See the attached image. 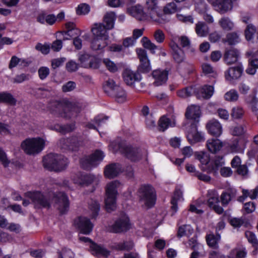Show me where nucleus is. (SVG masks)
<instances>
[{
    "mask_svg": "<svg viewBox=\"0 0 258 258\" xmlns=\"http://www.w3.org/2000/svg\"><path fill=\"white\" fill-rule=\"evenodd\" d=\"M227 42L229 45H234L239 41V37L236 33H228L226 36Z\"/></svg>",
    "mask_w": 258,
    "mask_h": 258,
    "instance_id": "680f3d73",
    "label": "nucleus"
},
{
    "mask_svg": "<svg viewBox=\"0 0 258 258\" xmlns=\"http://www.w3.org/2000/svg\"><path fill=\"white\" fill-rule=\"evenodd\" d=\"M121 153L126 158L133 161H137L141 159V150L137 147L125 145L121 147Z\"/></svg>",
    "mask_w": 258,
    "mask_h": 258,
    "instance_id": "f8f14e48",
    "label": "nucleus"
},
{
    "mask_svg": "<svg viewBox=\"0 0 258 258\" xmlns=\"http://www.w3.org/2000/svg\"><path fill=\"white\" fill-rule=\"evenodd\" d=\"M140 201L148 208L152 207L155 203L156 195L154 188L149 184L142 185L139 189Z\"/></svg>",
    "mask_w": 258,
    "mask_h": 258,
    "instance_id": "39448f33",
    "label": "nucleus"
},
{
    "mask_svg": "<svg viewBox=\"0 0 258 258\" xmlns=\"http://www.w3.org/2000/svg\"><path fill=\"white\" fill-rule=\"evenodd\" d=\"M94 175L92 174H85L82 176L81 184L88 185L91 184L95 179Z\"/></svg>",
    "mask_w": 258,
    "mask_h": 258,
    "instance_id": "bf43d9fd",
    "label": "nucleus"
},
{
    "mask_svg": "<svg viewBox=\"0 0 258 258\" xmlns=\"http://www.w3.org/2000/svg\"><path fill=\"white\" fill-rule=\"evenodd\" d=\"M52 200L54 199L56 208L61 214H66L69 209V201L67 195L62 192L51 193Z\"/></svg>",
    "mask_w": 258,
    "mask_h": 258,
    "instance_id": "6e6552de",
    "label": "nucleus"
},
{
    "mask_svg": "<svg viewBox=\"0 0 258 258\" xmlns=\"http://www.w3.org/2000/svg\"><path fill=\"white\" fill-rule=\"evenodd\" d=\"M104 153L99 150H96L94 153L86 156L80 160L81 167L85 170H89L97 166L103 159Z\"/></svg>",
    "mask_w": 258,
    "mask_h": 258,
    "instance_id": "423d86ee",
    "label": "nucleus"
},
{
    "mask_svg": "<svg viewBox=\"0 0 258 258\" xmlns=\"http://www.w3.org/2000/svg\"><path fill=\"white\" fill-rule=\"evenodd\" d=\"M127 11L133 17L140 21L146 19L148 16L147 11L144 12L142 7L139 5L128 8Z\"/></svg>",
    "mask_w": 258,
    "mask_h": 258,
    "instance_id": "4be33fe9",
    "label": "nucleus"
},
{
    "mask_svg": "<svg viewBox=\"0 0 258 258\" xmlns=\"http://www.w3.org/2000/svg\"><path fill=\"white\" fill-rule=\"evenodd\" d=\"M57 154L50 153L44 157L43 164L44 168L49 170L54 171L55 162L57 160Z\"/></svg>",
    "mask_w": 258,
    "mask_h": 258,
    "instance_id": "bb28decb",
    "label": "nucleus"
},
{
    "mask_svg": "<svg viewBox=\"0 0 258 258\" xmlns=\"http://www.w3.org/2000/svg\"><path fill=\"white\" fill-rule=\"evenodd\" d=\"M195 31L199 36L204 37L209 33V27L204 22H198L196 24Z\"/></svg>",
    "mask_w": 258,
    "mask_h": 258,
    "instance_id": "473e14b6",
    "label": "nucleus"
},
{
    "mask_svg": "<svg viewBox=\"0 0 258 258\" xmlns=\"http://www.w3.org/2000/svg\"><path fill=\"white\" fill-rule=\"evenodd\" d=\"M131 227L128 216L121 213L112 226L111 230L114 233H121L128 230Z\"/></svg>",
    "mask_w": 258,
    "mask_h": 258,
    "instance_id": "1a4fd4ad",
    "label": "nucleus"
},
{
    "mask_svg": "<svg viewBox=\"0 0 258 258\" xmlns=\"http://www.w3.org/2000/svg\"><path fill=\"white\" fill-rule=\"evenodd\" d=\"M123 171L122 166L118 163H113L107 165L104 169L105 176L110 179L116 177Z\"/></svg>",
    "mask_w": 258,
    "mask_h": 258,
    "instance_id": "dca6fc26",
    "label": "nucleus"
},
{
    "mask_svg": "<svg viewBox=\"0 0 258 258\" xmlns=\"http://www.w3.org/2000/svg\"><path fill=\"white\" fill-rule=\"evenodd\" d=\"M119 185V182L115 180L110 182L106 186V198L105 200V203L108 212H111L116 208V198L117 195V187Z\"/></svg>",
    "mask_w": 258,
    "mask_h": 258,
    "instance_id": "f03ea898",
    "label": "nucleus"
},
{
    "mask_svg": "<svg viewBox=\"0 0 258 258\" xmlns=\"http://www.w3.org/2000/svg\"><path fill=\"white\" fill-rule=\"evenodd\" d=\"M115 248L120 250H130L134 247V243L132 241H123L115 244Z\"/></svg>",
    "mask_w": 258,
    "mask_h": 258,
    "instance_id": "09e8293b",
    "label": "nucleus"
},
{
    "mask_svg": "<svg viewBox=\"0 0 258 258\" xmlns=\"http://www.w3.org/2000/svg\"><path fill=\"white\" fill-rule=\"evenodd\" d=\"M196 92H197V88L190 86L179 90L177 94L179 97L186 98L194 94L196 96Z\"/></svg>",
    "mask_w": 258,
    "mask_h": 258,
    "instance_id": "f704fd0d",
    "label": "nucleus"
},
{
    "mask_svg": "<svg viewBox=\"0 0 258 258\" xmlns=\"http://www.w3.org/2000/svg\"><path fill=\"white\" fill-rule=\"evenodd\" d=\"M242 72V68L240 66L230 68L225 72V79L229 82L237 80L241 77Z\"/></svg>",
    "mask_w": 258,
    "mask_h": 258,
    "instance_id": "5701e85b",
    "label": "nucleus"
},
{
    "mask_svg": "<svg viewBox=\"0 0 258 258\" xmlns=\"http://www.w3.org/2000/svg\"><path fill=\"white\" fill-rule=\"evenodd\" d=\"M185 115L187 118L193 120V122L198 124L201 115L200 107L195 105L188 107Z\"/></svg>",
    "mask_w": 258,
    "mask_h": 258,
    "instance_id": "412c9836",
    "label": "nucleus"
},
{
    "mask_svg": "<svg viewBox=\"0 0 258 258\" xmlns=\"http://www.w3.org/2000/svg\"><path fill=\"white\" fill-rule=\"evenodd\" d=\"M206 145L207 149L210 152L215 153L221 149L223 144L219 139H211L207 141Z\"/></svg>",
    "mask_w": 258,
    "mask_h": 258,
    "instance_id": "c85d7f7f",
    "label": "nucleus"
},
{
    "mask_svg": "<svg viewBox=\"0 0 258 258\" xmlns=\"http://www.w3.org/2000/svg\"><path fill=\"white\" fill-rule=\"evenodd\" d=\"M172 49V55L174 60L177 63L184 61L185 55L183 50L175 43L170 44Z\"/></svg>",
    "mask_w": 258,
    "mask_h": 258,
    "instance_id": "a211bd4d",
    "label": "nucleus"
},
{
    "mask_svg": "<svg viewBox=\"0 0 258 258\" xmlns=\"http://www.w3.org/2000/svg\"><path fill=\"white\" fill-rule=\"evenodd\" d=\"M58 258H74V254L70 249L64 248L58 252Z\"/></svg>",
    "mask_w": 258,
    "mask_h": 258,
    "instance_id": "69168bd1",
    "label": "nucleus"
},
{
    "mask_svg": "<svg viewBox=\"0 0 258 258\" xmlns=\"http://www.w3.org/2000/svg\"><path fill=\"white\" fill-rule=\"evenodd\" d=\"M68 159L61 155H57V160L55 162L54 171H61L68 166Z\"/></svg>",
    "mask_w": 258,
    "mask_h": 258,
    "instance_id": "72a5a7b5",
    "label": "nucleus"
},
{
    "mask_svg": "<svg viewBox=\"0 0 258 258\" xmlns=\"http://www.w3.org/2000/svg\"><path fill=\"white\" fill-rule=\"evenodd\" d=\"M224 164L223 158L222 157L217 156L216 157L214 163L210 165L209 169V172L216 173L219 168L221 167Z\"/></svg>",
    "mask_w": 258,
    "mask_h": 258,
    "instance_id": "ea45409f",
    "label": "nucleus"
},
{
    "mask_svg": "<svg viewBox=\"0 0 258 258\" xmlns=\"http://www.w3.org/2000/svg\"><path fill=\"white\" fill-rule=\"evenodd\" d=\"M116 16L114 12L107 13L104 17L103 23L104 27L108 30H111L114 27Z\"/></svg>",
    "mask_w": 258,
    "mask_h": 258,
    "instance_id": "2f4dec72",
    "label": "nucleus"
},
{
    "mask_svg": "<svg viewBox=\"0 0 258 258\" xmlns=\"http://www.w3.org/2000/svg\"><path fill=\"white\" fill-rule=\"evenodd\" d=\"M177 18L178 20L182 22L185 23H194V19L190 15L185 16L182 14H177L176 15Z\"/></svg>",
    "mask_w": 258,
    "mask_h": 258,
    "instance_id": "338daca9",
    "label": "nucleus"
},
{
    "mask_svg": "<svg viewBox=\"0 0 258 258\" xmlns=\"http://www.w3.org/2000/svg\"><path fill=\"white\" fill-rule=\"evenodd\" d=\"M243 108L239 106H236L232 108L231 116L235 119L241 118L244 114Z\"/></svg>",
    "mask_w": 258,
    "mask_h": 258,
    "instance_id": "13d9d810",
    "label": "nucleus"
},
{
    "mask_svg": "<svg viewBox=\"0 0 258 258\" xmlns=\"http://www.w3.org/2000/svg\"><path fill=\"white\" fill-rule=\"evenodd\" d=\"M256 32L255 27L252 24H248L245 30V38L247 40L252 39L254 34Z\"/></svg>",
    "mask_w": 258,
    "mask_h": 258,
    "instance_id": "4d7b16f0",
    "label": "nucleus"
},
{
    "mask_svg": "<svg viewBox=\"0 0 258 258\" xmlns=\"http://www.w3.org/2000/svg\"><path fill=\"white\" fill-rule=\"evenodd\" d=\"M208 195L211 197H209L208 200V204L210 208H212L219 203V198L215 190L209 191Z\"/></svg>",
    "mask_w": 258,
    "mask_h": 258,
    "instance_id": "de8ad7c7",
    "label": "nucleus"
},
{
    "mask_svg": "<svg viewBox=\"0 0 258 258\" xmlns=\"http://www.w3.org/2000/svg\"><path fill=\"white\" fill-rule=\"evenodd\" d=\"M195 156L203 165H207L210 160L209 154L204 152H196Z\"/></svg>",
    "mask_w": 258,
    "mask_h": 258,
    "instance_id": "c03bdc74",
    "label": "nucleus"
},
{
    "mask_svg": "<svg viewBox=\"0 0 258 258\" xmlns=\"http://www.w3.org/2000/svg\"><path fill=\"white\" fill-rule=\"evenodd\" d=\"M103 62L110 72L114 73L118 70L117 66L110 59L105 58L103 59Z\"/></svg>",
    "mask_w": 258,
    "mask_h": 258,
    "instance_id": "052dcab7",
    "label": "nucleus"
},
{
    "mask_svg": "<svg viewBox=\"0 0 258 258\" xmlns=\"http://www.w3.org/2000/svg\"><path fill=\"white\" fill-rule=\"evenodd\" d=\"M108 39L103 38L93 37L91 43V47L93 50H101L108 44Z\"/></svg>",
    "mask_w": 258,
    "mask_h": 258,
    "instance_id": "cd10ccee",
    "label": "nucleus"
},
{
    "mask_svg": "<svg viewBox=\"0 0 258 258\" xmlns=\"http://www.w3.org/2000/svg\"><path fill=\"white\" fill-rule=\"evenodd\" d=\"M214 87L211 85H205L197 88L196 96L198 98L209 99L213 94Z\"/></svg>",
    "mask_w": 258,
    "mask_h": 258,
    "instance_id": "393cba45",
    "label": "nucleus"
},
{
    "mask_svg": "<svg viewBox=\"0 0 258 258\" xmlns=\"http://www.w3.org/2000/svg\"><path fill=\"white\" fill-rule=\"evenodd\" d=\"M90 11V7L86 4H82L78 7L77 13L79 15H85Z\"/></svg>",
    "mask_w": 258,
    "mask_h": 258,
    "instance_id": "774afa93",
    "label": "nucleus"
},
{
    "mask_svg": "<svg viewBox=\"0 0 258 258\" xmlns=\"http://www.w3.org/2000/svg\"><path fill=\"white\" fill-rule=\"evenodd\" d=\"M238 56V51L235 48H231L225 51L224 58L227 64H231L237 61Z\"/></svg>",
    "mask_w": 258,
    "mask_h": 258,
    "instance_id": "a878e982",
    "label": "nucleus"
},
{
    "mask_svg": "<svg viewBox=\"0 0 258 258\" xmlns=\"http://www.w3.org/2000/svg\"><path fill=\"white\" fill-rule=\"evenodd\" d=\"M237 191L235 189H228L223 192L220 197L221 202L223 206L228 205L232 199L236 195Z\"/></svg>",
    "mask_w": 258,
    "mask_h": 258,
    "instance_id": "c756f323",
    "label": "nucleus"
},
{
    "mask_svg": "<svg viewBox=\"0 0 258 258\" xmlns=\"http://www.w3.org/2000/svg\"><path fill=\"white\" fill-rule=\"evenodd\" d=\"M54 127L55 130L57 131L62 133H66L74 131L75 128V124L73 123L64 125L57 124L55 125Z\"/></svg>",
    "mask_w": 258,
    "mask_h": 258,
    "instance_id": "8fccbe9b",
    "label": "nucleus"
},
{
    "mask_svg": "<svg viewBox=\"0 0 258 258\" xmlns=\"http://www.w3.org/2000/svg\"><path fill=\"white\" fill-rule=\"evenodd\" d=\"M177 7L175 4L173 2L169 3L167 4L165 6H164L163 8V12H162L163 14L165 16L164 18L166 19L165 22L167 21L168 20L166 18V15L167 14H171L175 13L176 11Z\"/></svg>",
    "mask_w": 258,
    "mask_h": 258,
    "instance_id": "a18cd8bd",
    "label": "nucleus"
},
{
    "mask_svg": "<svg viewBox=\"0 0 258 258\" xmlns=\"http://www.w3.org/2000/svg\"><path fill=\"white\" fill-rule=\"evenodd\" d=\"M44 146V141L41 138L27 139L21 143V148L28 155H35L40 153Z\"/></svg>",
    "mask_w": 258,
    "mask_h": 258,
    "instance_id": "7ed1b4c3",
    "label": "nucleus"
},
{
    "mask_svg": "<svg viewBox=\"0 0 258 258\" xmlns=\"http://www.w3.org/2000/svg\"><path fill=\"white\" fill-rule=\"evenodd\" d=\"M232 3L231 0H215L212 5L216 11L223 14L232 9Z\"/></svg>",
    "mask_w": 258,
    "mask_h": 258,
    "instance_id": "2eb2a0df",
    "label": "nucleus"
},
{
    "mask_svg": "<svg viewBox=\"0 0 258 258\" xmlns=\"http://www.w3.org/2000/svg\"><path fill=\"white\" fill-rule=\"evenodd\" d=\"M209 133L216 137L220 136L222 132V126L220 123L216 120H211L207 124Z\"/></svg>",
    "mask_w": 258,
    "mask_h": 258,
    "instance_id": "b1692460",
    "label": "nucleus"
},
{
    "mask_svg": "<svg viewBox=\"0 0 258 258\" xmlns=\"http://www.w3.org/2000/svg\"><path fill=\"white\" fill-rule=\"evenodd\" d=\"M168 72L167 70H156L152 72V76L155 79L154 84L158 86L164 84L168 79Z\"/></svg>",
    "mask_w": 258,
    "mask_h": 258,
    "instance_id": "f3484780",
    "label": "nucleus"
},
{
    "mask_svg": "<svg viewBox=\"0 0 258 258\" xmlns=\"http://www.w3.org/2000/svg\"><path fill=\"white\" fill-rule=\"evenodd\" d=\"M219 24L225 31H230L234 27L233 22L228 17H226L221 18L219 21Z\"/></svg>",
    "mask_w": 258,
    "mask_h": 258,
    "instance_id": "58836bf2",
    "label": "nucleus"
},
{
    "mask_svg": "<svg viewBox=\"0 0 258 258\" xmlns=\"http://www.w3.org/2000/svg\"><path fill=\"white\" fill-rule=\"evenodd\" d=\"M120 86L115 84V82L112 79H108L105 82L103 86L104 91L111 95L113 92L116 90Z\"/></svg>",
    "mask_w": 258,
    "mask_h": 258,
    "instance_id": "4c0bfd02",
    "label": "nucleus"
},
{
    "mask_svg": "<svg viewBox=\"0 0 258 258\" xmlns=\"http://www.w3.org/2000/svg\"><path fill=\"white\" fill-rule=\"evenodd\" d=\"M143 46L148 49H149L152 53H155V50L157 48V46L152 43L147 37H143L141 40Z\"/></svg>",
    "mask_w": 258,
    "mask_h": 258,
    "instance_id": "5fc2aeb1",
    "label": "nucleus"
},
{
    "mask_svg": "<svg viewBox=\"0 0 258 258\" xmlns=\"http://www.w3.org/2000/svg\"><path fill=\"white\" fill-rule=\"evenodd\" d=\"M171 125V121L165 116H162L158 121V127L160 131H165Z\"/></svg>",
    "mask_w": 258,
    "mask_h": 258,
    "instance_id": "49530a36",
    "label": "nucleus"
},
{
    "mask_svg": "<svg viewBox=\"0 0 258 258\" xmlns=\"http://www.w3.org/2000/svg\"><path fill=\"white\" fill-rule=\"evenodd\" d=\"M64 116L66 117L71 118L77 116V114L80 112L81 109L79 106L75 104H67L63 108Z\"/></svg>",
    "mask_w": 258,
    "mask_h": 258,
    "instance_id": "7c9ffc66",
    "label": "nucleus"
},
{
    "mask_svg": "<svg viewBox=\"0 0 258 258\" xmlns=\"http://www.w3.org/2000/svg\"><path fill=\"white\" fill-rule=\"evenodd\" d=\"M107 30L103 23L95 24L91 29L93 37L103 38L104 39H109Z\"/></svg>",
    "mask_w": 258,
    "mask_h": 258,
    "instance_id": "6ab92c4d",
    "label": "nucleus"
},
{
    "mask_svg": "<svg viewBox=\"0 0 258 258\" xmlns=\"http://www.w3.org/2000/svg\"><path fill=\"white\" fill-rule=\"evenodd\" d=\"M187 231L189 234H191L193 231V229L189 225H183L180 226L178 228L177 236L179 237H181L183 236L187 235L188 234Z\"/></svg>",
    "mask_w": 258,
    "mask_h": 258,
    "instance_id": "6e6d98bb",
    "label": "nucleus"
},
{
    "mask_svg": "<svg viewBox=\"0 0 258 258\" xmlns=\"http://www.w3.org/2000/svg\"><path fill=\"white\" fill-rule=\"evenodd\" d=\"M239 97L237 91L234 89H231L225 94L224 98L226 101L230 102L236 101Z\"/></svg>",
    "mask_w": 258,
    "mask_h": 258,
    "instance_id": "864d4df0",
    "label": "nucleus"
},
{
    "mask_svg": "<svg viewBox=\"0 0 258 258\" xmlns=\"http://www.w3.org/2000/svg\"><path fill=\"white\" fill-rule=\"evenodd\" d=\"M145 9L148 16L154 21L160 24L164 23L165 16L158 6V0H146Z\"/></svg>",
    "mask_w": 258,
    "mask_h": 258,
    "instance_id": "20e7f679",
    "label": "nucleus"
},
{
    "mask_svg": "<svg viewBox=\"0 0 258 258\" xmlns=\"http://www.w3.org/2000/svg\"><path fill=\"white\" fill-rule=\"evenodd\" d=\"M221 236L219 233H216L215 235L213 234H210L206 236V241L208 245L212 248L218 247V241L220 239Z\"/></svg>",
    "mask_w": 258,
    "mask_h": 258,
    "instance_id": "c9c22d12",
    "label": "nucleus"
},
{
    "mask_svg": "<svg viewBox=\"0 0 258 258\" xmlns=\"http://www.w3.org/2000/svg\"><path fill=\"white\" fill-rule=\"evenodd\" d=\"M0 102H4L11 105H14L16 103V99L9 93L0 92Z\"/></svg>",
    "mask_w": 258,
    "mask_h": 258,
    "instance_id": "e433bc0d",
    "label": "nucleus"
},
{
    "mask_svg": "<svg viewBox=\"0 0 258 258\" xmlns=\"http://www.w3.org/2000/svg\"><path fill=\"white\" fill-rule=\"evenodd\" d=\"M79 240L85 243H89L90 250L93 255L107 257L110 254V251L108 250L103 246L94 242L88 237L80 236Z\"/></svg>",
    "mask_w": 258,
    "mask_h": 258,
    "instance_id": "0eeeda50",
    "label": "nucleus"
},
{
    "mask_svg": "<svg viewBox=\"0 0 258 258\" xmlns=\"http://www.w3.org/2000/svg\"><path fill=\"white\" fill-rule=\"evenodd\" d=\"M122 77L124 82L128 86H132L136 81L141 79L139 74H136L131 70L125 69L122 73Z\"/></svg>",
    "mask_w": 258,
    "mask_h": 258,
    "instance_id": "aec40b11",
    "label": "nucleus"
},
{
    "mask_svg": "<svg viewBox=\"0 0 258 258\" xmlns=\"http://www.w3.org/2000/svg\"><path fill=\"white\" fill-rule=\"evenodd\" d=\"M111 95H113L116 100L119 103L123 102L126 99V94L124 90L120 87L113 92Z\"/></svg>",
    "mask_w": 258,
    "mask_h": 258,
    "instance_id": "79ce46f5",
    "label": "nucleus"
},
{
    "mask_svg": "<svg viewBox=\"0 0 258 258\" xmlns=\"http://www.w3.org/2000/svg\"><path fill=\"white\" fill-rule=\"evenodd\" d=\"M89 208L92 212V217L95 218L100 210V204L96 201L91 200L89 203Z\"/></svg>",
    "mask_w": 258,
    "mask_h": 258,
    "instance_id": "37998d69",
    "label": "nucleus"
},
{
    "mask_svg": "<svg viewBox=\"0 0 258 258\" xmlns=\"http://www.w3.org/2000/svg\"><path fill=\"white\" fill-rule=\"evenodd\" d=\"M74 225L77 227L80 232L84 234H89L93 229V224L90 220L84 217H79L74 220Z\"/></svg>",
    "mask_w": 258,
    "mask_h": 258,
    "instance_id": "ddd939ff",
    "label": "nucleus"
},
{
    "mask_svg": "<svg viewBox=\"0 0 258 258\" xmlns=\"http://www.w3.org/2000/svg\"><path fill=\"white\" fill-rule=\"evenodd\" d=\"M155 40L159 43L163 42L165 40V34L163 31L160 29H157L153 34Z\"/></svg>",
    "mask_w": 258,
    "mask_h": 258,
    "instance_id": "0e129e2a",
    "label": "nucleus"
},
{
    "mask_svg": "<svg viewBox=\"0 0 258 258\" xmlns=\"http://www.w3.org/2000/svg\"><path fill=\"white\" fill-rule=\"evenodd\" d=\"M25 195L27 197L31 200L35 208L49 209L51 207V193L44 195L39 191H29L26 192Z\"/></svg>",
    "mask_w": 258,
    "mask_h": 258,
    "instance_id": "f257e3e1",
    "label": "nucleus"
},
{
    "mask_svg": "<svg viewBox=\"0 0 258 258\" xmlns=\"http://www.w3.org/2000/svg\"><path fill=\"white\" fill-rule=\"evenodd\" d=\"M203 72L206 75L215 78L217 76V73L213 67L208 63H204L202 64Z\"/></svg>",
    "mask_w": 258,
    "mask_h": 258,
    "instance_id": "603ef678",
    "label": "nucleus"
},
{
    "mask_svg": "<svg viewBox=\"0 0 258 258\" xmlns=\"http://www.w3.org/2000/svg\"><path fill=\"white\" fill-rule=\"evenodd\" d=\"M60 147L64 150L77 151L82 146V142L76 137L62 138L59 140Z\"/></svg>",
    "mask_w": 258,
    "mask_h": 258,
    "instance_id": "9b49d317",
    "label": "nucleus"
},
{
    "mask_svg": "<svg viewBox=\"0 0 258 258\" xmlns=\"http://www.w3.org/2000/svg\"><path fill=\"white\" fill-rule=\"evenodd\" d=\"M242 194L245 196H248L251 199H255L258 198V186L254 189L249 191L247 189H243Z\"/></svg>",
    "mask_w": 258,
    "mask_h": 258,
    "instance_id": "e2e57ef3",
    "label": "nucleus"
},
{
    "mask_svg": "<svg viewBox=\"0 0 258 258\" xmlns=\"http://www.w3.org/2000/svg\"><path fill=\"white\" fill-rule=\"evenodd\" d=\"M186 138L188 142L191 144H194L205 140L202 133L198 131L197 124L196 122H191L187 129Z\"/></svg>",
    "mask_w": 258,
    "mask_h": 258,
    "instance_id": "9d476101",
    "label": "nucleus"
},
{
    "mask_svg": "<svg viewBox=\"0 0 258 258\" xmlns=\"http://www.w3.org/2000/svg\"><path fill=\"white\" fill-rule=\"evenodd\" d=\"M137 52L141 62V64L138 67V72L142 73L149 72L151 70V67L150 65L146 51L143 49H139L137 50Z\"/></svg>",
    "mask_w": 258,
    "mask_h": 258,
    "instance_id": "4468645a",
    "label": "nucleus"
},
{
    "mask_svg": "<svg viewBox=\"0 0 258 258\" xmlns=\"http://www.w3.org/2000/svg\"><path fill=\"white\" fill-rule=\"evenodd\" d=\"M257 69H258V59H254L249 61L248 67L245 72L249 75H253L255 74Z\"/></svg>",
    "mask_w": 258,
    "mask_h": 258,
    "instance_id": "3c124183",
    "label": "nucleus"
},
{
    "mask_svg": "<svg viewBox=\"0 0 258 258\" xmlns=\"http://www.w3.org/2000/svg\"><path fill=\"white\" fill-rule=\"evenodd\" d=\"M182 192L180 189H176L171 201L172 204L171 208L175 212L177 210V202L182 199Z\"/></svg>",
    "mask_w": 258,
    "mask_h": 258,
    "instance_id": "a19ab883",
    "label": "nucleus"
}]
</instances>
